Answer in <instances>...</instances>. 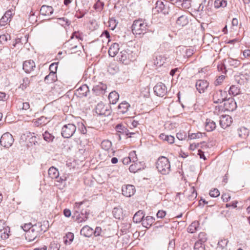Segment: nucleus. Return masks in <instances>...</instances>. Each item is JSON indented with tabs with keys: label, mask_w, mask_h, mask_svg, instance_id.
<instances>
[{
	"label": "nucleus",
	"mask_w": 250,
	"mask_h": 250,
	"mask_svg": "<svg viewBox=\"0 0 250 250\" xmlns=\"http://www.w3.org/2000/svg\"><path fill=\"white\" fill-rule=\"evenodd\" d=\"M88 207L89 204L87 200L75 203L74 207L78 210L76 211L77 214L76 215V221L78 223H82L87 220L89 211L87 209H84L83 207L87 208Z\"/></svg>",
	"instance_id": "obj_1"
},
{
	"label": "nucleus",
	"mask_w": 250,
	"mask_h": 250,
	"mask_svg": "<svg viewBox=\"0 0 250 250\" xmlns=\"http://www.w3.org/2000/svg\"><path fill=\"white\" fill-rule=\"evenodd\" d=\"M156 166L158 171L163 175L168 174L171 170L170 162L164 156H161L158 159Z\"/></svg>",
	"instance_id": "obj_2"
},
{
	"label": "nucleus",
	"mask_w": 250,
	"mask_h": 250,
	"mask_svg": "<svg viewBox=\"0 0 250 250\" xmlns=\"http://www.w3.org/2000/svg\"><path fill=\"white\" fill-rule=\"evenodd\" d=\"M147 24L145 21L139 19L133 21L132 25V31L134 34L140 35L146 33Z\"/></svg>",
	"instance_id": "obj_3"
},
{
	"label": "nucleus",
	"mask_w": 250,
	"mask_h": 250,
	"mask_svg": "<svg viewBox=\"0 0 250 250\" xmlns=\"http://www.w3.org/2000/svg\"><path fill=\"white\" fill-rule=\"evenodd\" d=\"M14 141L13 136L10 133L6 132L1 136L0 143L2 146L9 148L12 145Z\"/></svg>",
	"instance_id": "obj_4"
},
{
	"label": "nucleus",
	"mask_w": 250,
	"mask_h": 250,
	"mask_svg": "<svg viewBox=\"0 0 250 250\" xmlns=\"http://www.w3.org/2000/svg\"><path fill=\"white\" fill-rule=\"evenodd\" d=\"M227 93L225 91L221 90H216L213 92L212 100L215 104H220L227 98Z\"/></svg>",
	"instance_id": "obj_5"
},
{
	"label": "nucleus",
	"mask_w": 250,
	"mask_h": 250,
	"mask_svg": "<svg viewBox=\"0 0 250 250\" xmlns=\"http://www.w3.org/2000/svg\"><path fill=\"white\" fill-rule=\"evenodd\" d=\"M14 15L15 11L13 9L6 11L0 19V27L8 25Z\"/></svg>",
	"instance_id": "obj_6"
},
{
	"label": "nucleus",
	"mask_w": 250,
	"mask_h": 250,
	"mask_svg": "<svg viewBox=\"0 0 250 250\" xmlns=\"http://www.w3.org/2000/svg\"><path fill=\"white\" fill-rule=\"evenodd\" d=\"M48 222L43 221L42 222H37L34 224L32 223V230L36 233H39L40 234L45 232L47 230Z\"/></svg>",
	"instance_id": "obj_7"
},
{
	"label": "nucleus",
	"mask_w": 250,
	"mask_h": 250,
	"mask_svg": "<svg viewBox=\"0 0 250 250\" xmlns=\"http://www.w3.org/2000/svg\"><path fill=\"white\" fill-rule=\"evenodd\" d=\"M95 112L98 115L104 116H107L111 113V111L108 109L107 106L105 105L103 103L97 104L95 108Z\"/></svg>",
	"instance_id": "obj_8"
},
{
	"label": "nucleus",
	"mask_w": 250,
	"mask_h": 250,
	"mask_svg": "<svg viewBox=\"0 0 250 250\" xmlns=\"http://www.w3.org/2000/svg\"><path fill=\"white\" fill-rule=\"evenodd\" d=\"M153 89L155 94L159 97H163L165 96L167 93V88L162 83H157Z\"/></svg>",
	"instance_id": "obj_9"
},
{
	"label": "nucleus",
	"mask_w": 250,
	"mask_h": 250,
	"mask_svg": "<svg viewBox=\"0 0 250 250\" xmlns=\"http://www.w3.org/2000/svg\"><path fill=\"white\" fill-rule=\"evenodd\" d=\"M224 102V108L225 110L232 111L237 107L236 102L232 98H226Z\"/></svg>",
	"instance_id": "obj_10"
},
{
	"label": "nucleus",
	"mask_w": 250,
	"mask_h": 250,
	"mask_svg": "<svg viewBox=\"0 0 250 250\" xmlns=\"http://www.w3.org/2000/svg\"><path fill=\"white\" fill-rule=\"evenodd\" d=\"M10 229L9 227H5L3 220H0V237L2 240L8 239L10 236Z\"/></svg>",
	"instance_id": "obj_11"
},
{
	"label": "nucleus",
	"mask_w": 250,
	"mask_h": 250,
	"mask_svg": "<svg viewBox=\"0 0 250 250\" xmlns=\"http://www.w3.org/2000/svg\"><path fill=\"white\" fill-rule=\"evenodd\" d=\"M122 191L124 196L130 197L134 194L136 190L134 186L127 185L122 187Z\"/></svg>",
	"instance_id": "obj_12"
},
{
	"label": "nucleus",
	"mask_w": 250,
	"mask_h": 250,
	"mask_svg": "<svg viewBox=\"0 0 250 250\" xmlns=\"http://www.w3.org/2000/svg\"><path fill=\"white\" fill-rule=\"evenodd\" d=\"M209 85V83L205 80H198L196 83V87L200 93L205 92Z\"/></svg>",
	"instance_id": "obj_13"
},
{
	"label": "nucleus",
	"mask_w": 250,
	"mask_h": 250,
	"mask_svg": "<svg viewBox=\"0 0 250 250\" xmlns=\"http://www.w3.org/2000/svg\"><path fill=\"white\" fill-rule=\"evenodd\" d=\"M133 164L131 165L129 167V170L130 172L136 173L138 171L144 169L145 168V163L143 162H133Z\"/></svg>",
	"instance_id": "obj_14"
},
{
	"label": "nucleus",
	"mask_w": 250,
	"mask_h": 250,
	"mask_svg": "<svg viewBox=\"0 0 250 250\" xmlns=\"http://www.w3.org/2000/svg\"><path fill=\"white\" fill-rule=\"evenodd\" d=\"M177 16H178L176 21V24L177 26L183 27L188 24V20L187 16L184 15H179L178 13H176L174 16L177 17Z\"/></svg>",
	"instance_id": "obj_15"
},
{
	"label": "nucleus",
	"mask_w": 250,
	"mask_h": 250,
	"mask_svg": "<svg viewBox=\"0 0 250 250\" xmlns=\"http://www.w3.org/2000/svg\"><path fill=\"white\" fill-rule=\"evenodd\" d=\"M35 67V63L32 60L25 61L23 63V69L26 73H30Z\"/></svg>",
	"instance_id": "obj_16"
},
{
	"label": "nucleus",
	"mask_w": 250,
	"mask_h": 250,
	"mask_svg": "<svg viewBox=\"0 0 250 250\" xmlns=\"http://www.w3.org/2000/svg\"><path fill=\"white\" fill-rule=\"evenodd\" d=\"M106 85L103 83L96 85L93 88V91L96 95H103L105 93Z\"/></svg>",
	"instance_id": "obj_17"
},
{
	"label": "nucleus",
	"mask_w": 250,
	"mask_h": 250,
	"mask_svg": "<svg viewBox=\"0 0 250 250\" xmlns=\"http://www.w3.org/2000/svg\"><path fill=\"white\" fill-rule=\"evenodd\" d=\"M88 92V87L87 85L83 84L78 88L76 90V95L80 97H85L87 96V94Z\"/></svg>",
	"instance_id": "obj_18"
},
{
	"label": "nucleus",
	"mask_w": 250,
	"mask_h": 250,
	"mask_svg": "<svg viewBox=\"0 0 250 250\" xmlns=\"http://www.w3.org/2000/svg\"><path fill=\"white\" fill-rule=\"evenodd\" d=\"M119 59L123 63L128 64L130 62L129 53L125 50L121 51L119 55Z\"/></svg>",
	"instance_id": "obj_19"
},
{
	"label": "nucleus",
	"mask_w": 250,
	"mask_h": 250,
	"mask_svg": "<svg viewBox=\"0 0 250 250\" xmlns=\"http://www.w3.org/2000/svg\"><path fill=\"white\" fill-rule=\"evenodd\" d=\"M68 126H63V129L65 128V130H63V138H70L74 134L76 129V126H69V128Z\"/></svg>",
	"instance_id": "obj_20"
},
{
	"label": "nucleus",
	"mask_w": 250,
	"mask_h": 250,
	"mask_svg": "<svg viewBox=\"0 0 250 250\" xmlns=\"http://www.w3.org/2000/svg\"><path fill=\"white\" fill-rule=\"evenodd\" d=\"M155 218L152 216H146V218H143L142 222V224L144 227L148 229L150 227L152 224L154 222Z\"/></svg>",
	"instance_id": "obj_21"
},
{
	"label": "nucleus",
	"mask_w": 250,
	"mask_h": 250,
	"mask_svg": "<svg viewBox=\"0 0 250 250\" xmlns=\"http://www.w3.org/2000/svg\"><path fill=\"white\" fill-rule=\"evenodd\" d=\"M80 233L85 237H89L93 234V229L88 226H85L81 229Z\"/></svg>",
	"instance_id": "obj_22"
},
{
	"label": "nucleus",
	"mask_w": 250,
	"mask_h": 250,
	"mask_svg": "<svg viewBox=\"0 0 250 250\" xmlns=\"http://www.w3.org/2000/svg\"><path fill=\"white\" fill-rule=\"evenodd\" d=\"M119 50V44L117 43H113L110 46L108 53L111 57H114L116 55Z\"/></svg>",
	"instance_id": "obj_23"
},
{
	"label": "nucleus",
	"mask_w": 250,
	"mask_h": 250,
	"mask_svg": "<svg viewBox=\"0 0 250 250\" xmlns=\"http://www.w3.org/2000/svg\"><path fill=\"white\" fill-rule=\"evenodd\" d=\"M155 8L157 10V11L159 13H162L164 14L167 13V9L166 8L165 5L164 4L163 1L161 0H157L155 3Z\"/></svg>",
	"instance_id": "obj_24"
},
{
	"label": "nucleus",
	"mask_w": 250,
	"mask_h": 250,
	"mask_svg": "<svg viewBox=\"0 0 250 250\" xmlns=\"http://www.w3.org/2000/svg\"><path fill=\"white\" fill-rule=\"evenodd\" d=\"M232 123V119L229 115L222 116L219 120L220 125H231Z\"/></svg>",
	"instance_id": "obj_25"
},
{
	"label": "nucleus",
	"mask_w": 250,
	"mask_h": 250,
	"mask_svg": "<svg viewBox=\"0 0 250 250\" xmlns=\"http://www.w3.org/2000/svg\"><path fill=\"white\" fill-rule=\"evenodd\" d=\"M53 11L51 6L43 5L40 9V14L43 16H49Z\"/></svg>",
	"instance_id": "obj_26"
},
{
	"label": "nucleus",
	"mask_w": 250,
	"mask_h": 250,
	"mask_svg": "<svg viewBox=\"0 0 250 250\" xmlns=\"http://www.w3.org/2000/svg\"><path fill=\"white\" fill-rule=\"evenodd\" d=\"M40 234L39 233H35L32 230V228H31V230H29V232H28L26 233L25 238L26 239L29 241L31 242L35 240L37 237H39Z\"/></svg>",
	"instance_id": "obj_27"
},
{
	"label": "nucleus",
	"mask_w": 250,
	"mask_h": 250,
	"mask_svg": "<svg viewBox=\"0 0 250 250\" xmlns=\"http://www.w3.org/2000/svg\"><path fill=\"white\" fill-rule=\"evenodd\" d=\"M130 105L126 102L121 103L118 106V112L124 114L127 112Z\"/></svg>",
	"instance_id": "obj_28"
},
{
	"label": "nucleus",
	"mask_w": 250,
	"mask_h": 250,
	"mask_svg": "<svg viewBox=\"0 0 250 250\" xmlns=\"http://www.w3.org/2000/svg\"><path fill=\"white\" fill-rule=\"evenodd\" d=\"M119 95L118 93L115 91L111 92L108 95V99L110 104H115L119 100Z\"/></svg>",
	"instance_id": "obj_29"
},
{
	"label": "nucleus",
	"mask_w": 250,
	"mask_h": 250,
	"mask_svg": "<svg viewBox=\"0 0 250 250\" xmlns=\"http://www.w3.org/2000/svg\"><path fill=\"white\" fill-rule=\"evenodd\" d=\"M166 61V58L160 55L159 56H157L155 59L154 60V64L156 66H162Z\"/></svg>",
	"instance_id": "obj_30"
},
{
	"label": "nucleus",
	"mask_w": 250,
	"mask_h": 250,
	"mask_svg": "<svg viewBox=\"0 0 250 250\" xmlns=\"http://www.w3.org/2000/svg\"><path fill=\"white\" fill-rule=\"evenodd\" d=\"M199 227V222L194 221L188 226L187 229V230L189 233H193L197 230Z\"/></svg>",
	"instance_id": "obj_31"
},
{
	"label": "nucleus",
	"mask_w": 250,
	"mask_h": 250,
	"mask_svg": "<svg viewBox=\"0 0 250 250\" xmlns=\"http://www.w3.org/2000/svg\"><path fill=\"white\" fill-rule=\"evenodd\" d=\"M48 175L52 179L55 178L58 179L59 178V173L56 168L52 167L48 169Z\"/></svg>",
	"instance_id": "obj_32"
},
{
	"label": "nucleus",
	"mask_w": 250,
	"mask_h": 250,
	"mask_svg": "<svg viewBox=\"0 0 250 250\" xmlns=\"http://www.w3.org/2000/svg\"><path fill=\"white\" fill-rule=\"evenodd\" d=\"M74 235L73 233L68 232L63 236V242L65 245H70L73 241Z\"/></svg>",
	"instance_id": "obj_33"
},
{
	"label": "nucleus",
	"mask_w": 250,
	"mask_h": 250,
	"mask_svg": "<svg viewBox=\"0 0 250 250\" xmlns=\"http://www.w3.org/2000/svg\"><path fill=\"white\" fill-rule=\"evenodd\" d=\"M144 217L143 212L142 210H139L134 215L133 221L134 223H138L142 221Z\"/></svg>",
	"instance_id": "obj_34"
},
{
	"label": "nucleus",
	"mask_w": 250,
	"mask_h": 250,
	"mask_svg": "<svg viewBox=\"0 0 250 250\" xmlns=\"http://www.w3.org/2000/svg\"><path fill=\"white\" fill-rule=\"evenodd\" d=\"M101 147L103 149H104L106 151H108L111 147L112 143L110 141H109L108 140H104L101 143Z\"/></svg>",
	"instance_id": "obj_35"
},
{
	"label": "nucleus",
	"mask_w": 250,
	"mask_h": 250,
	"mask_svg": "<svg viewBox=\"0 0 250 250\" xmlns=\"http://www.w3.org/2000/svg\"><path fill=\"white\" fill-rule=\"evenodd\" d=\"M227 5V1L225 0H215L214 6L215 8L225 7Z\"/></svg>",
	"instance_id": "obj_36"
},
{
	"label": "nucleus",
	"mask_w": 250,
	"mask_h": 250,
	"mask_svg": "<svg viewBox=\"0 0 250 250\" xmlns=\"http://www.w3.org/2000/svg\"><path fill=\"white\" fill-rule=\"evenodd\" d=\"M180 1V7H181L184 9H188L191 6V2L192 0H179Z\"/></svg>",
	"instance_id": "obj_37"
},
{
	"label": "nucleus",
	"mask_w": 250,
	"mask_h": 250,
	"mask_svg": "<svg viewBox=\"0 0 250 250\" xmlns=\"http://www.w3.org/2000/svg\"><path fill=\"white\" fill-rule=\"evenodd\" d=\"M240 93V89L235 85H231L229 90V95L236 96Z\"/></svg>",
	"instance_id": "obj_38"
},
{
	"label": "nucleus",
	"mask_w": 250,
	"mask_h": 250,
	"mask_svg": "<svg viewBox=\"0 0 250 250\" xmlns=\"http://www.w3.org/2000/svg\"><path fill=\"white\" fill-rule=\"evenodd\" d=\"M57 80V76L56 74L50 73L45 77V81L47 83H50L55 82Z\"/></svg>",
	"instance_id": "obj_39"
},
{
	"label": "nucleus",
	"mask_w": 250,
	"mask_h": 250,
	"mask_svg": "<svg viewBox=\"0 0 250 250\" xmlns=\"http://www.w3.org/2000/svg\"><path fill=\"white\" fill-rule=\"evenodd\" d=\"M228 62L230 66H233L234 67H237L239 66L241 64L240 61L231 58L228 59Z\"/></svg>",
	"instance_id": "obj_40"
},
{
	"label": "nucleus",
	"mask_w": 250,
	"mask_h": 250,
	"mask_svg": "<svg viewBox=\"0 0 250 250\" xmlns=\"http://www.w3.org/2000/svg\"><path fill=\"white\" fill-rule=\"evenodd\" d=\"M61 245L57 241L53 240L49 245L48 250H59Z\"/></svg>",
	"instance_id": "obj_41"
},
{
	"label": "nucleus",
	"mask_w": 250,
	"mask_h": 250,
	"mask_svg": "<svg viewBox=\"0 0 250 250\" xmlns=\"http://www.w3.org/2000/svg\"><path fill=\"white\" fill-rule=\"evenodd\" d=\"M49 122V120L47 118L42 116L38 118L35 122L38 125H46Z\"/></svg>",
	"instance_id": "obj_42"
},
{
	"label": "nucleus",
	"mask_w": 250,
	"mask_h": 250,
	"mask_svg": "<svg viewBox=\"0 0 250 250\" xmlns=\"http://www.w3.org/2000/svg\"><path fill=\"white\" fill-rule=\"evenodd\" d=\"M112 213L115 218L120 219L122 216V210L121 209L114 208L112 210Z\"/></svg>",
	"instance_id": "obj_43"
},
{
	"label": "nucleus",
	"mask_w": 250,
	"mask_h": 250,
	"mask_svg": "<svg viewBox=\"0 0 250 250\" xmlns=\"http://www.w3.org/2000/svg\"><path fill=\"white\" fill-rule=\"evenodd\" d=\"M30 84V80L28 78H24L22 80V83L20 84V87L24 90L29 86Z\"/></svg>",
	"instance_id": "obj_44"
},
{
	"label": "nucleus",
	"mask_w": 250,
	"mask_h": 250,
	"mask_svg": "<svg viewBox=\"0 0 250 250\" xmlns=\"http://www.w3.org/2000/svg\"><path fill=\"white\" fill-rule=\"evenodd\" d=\"M117 24L118 22L114 18L109 19L108 21V26L111 30H114L116 28Z\"/></svg>",
	"instance_id": "obj_45"
},
{
	"label": "nucleus",
	"mask_w": 250,
	"mask_h": 250,
	"mask_svg": "<svg viewBox=\"0 0 250 250\" xmlns=\"http://www.w3.org/2000/svg\"><path fill=\"white\" fill-rule=\"evenodd\" d=\"M207 240V234L205 232H201L198 235V240L197 242H200L205 243Z\"/></svg>",
	"instance_id": "obj_46"
},
{
	"label": "nucleus",
	"mask_w": 250,
	"mask_h": 250,
	"mask_svg": "<svg viewBox=\"0 0 250 250\" xmlns=\"http://www.w3.org/2000/svg\"><path fill=\"white\" fill-rule=\"evenodd\" d=\"M77 44H74L72 46L70 47V49L65 50V52L66 54H72L76 53L78 50Z\"/></svg>",
	"instance_id": "obj_47"
},
{
	"label": "nucleus",
	"mask_w": 250,
	"mask_h": 250,
	"mask_svg": "<svg viewBox=\"0 0 250 250\" xmlns=\"http://www.w3.org/2000/svg\"><path fill=\"white\" fill-rule=\"evenodd\" d=\"M91 128V127L90 126H78V129L83 134H86L89 131V129Z\"/></svg>",
	"instance_id": "obj_48"
},
{
	"label": "nucleus",
	"mask_w": 250,
	"mask_h": 250,
	"mask_svg": "<svg viewBox=\"0 0 250 250\" xmlns=\"http://www.w3.org/2000/svg\"><path fill=\"white\" fill-rule=\"evenodd\" d=\"M194 250H205V245L204 243L200 242H196L194 244Z\"/></svg>",
	"instance_id": "obj_49"
},
{
	"label": "nucleus",
	"mask_w": 250,
	"mask_h": 250,
	"mask_svg": "<svg viewBox=\"0 0 250 250\" xmlns=\"http://www.w3.org/2000/svg\"><path fill=\"white\" fill-rule=\"evenodd\" d=\"M202 137V133L199 132L197 133H190L189 132H188V137L190 139H194L196 138H200Z\"/></svg>",
	"instance_id": "obj_50"
},
{
	"label": "nucleus",
	"mask_w": 250,
	"mask_h": 250,
	"mask_svg": "<svg viewBox=\"0 0 250 250\" xmlns=\"http://www.w3.org/2000/svg\"><path fill=\"white\" fill-rule=\"evenodd\" d=\"M10 38V36L8 34H3L0 36V42L1 43H4Z\"/></svg>",
	"instance_id": "obj_51"
},
{
	"label": "nucleus",
	"mask_w": 250,
	"mask_h": 250,
	"mask_svg": "<svg viewBox=\"0 0 250 250\" xmlns=\"http://www.w3.org/2000/svg\"><path fill=\"white\" fill-rule=\"evenodd\" d=\"M228 242L229 241L228 239H225L221 240L218 242V246L223 249L227 246Z\"/></svg>",
	"instance_id": "obj_52"
},
{
	"label": "nucleus",
	"mask_w": 250,
	"mask_h": 250,
	"mask_svg": "<svg viewBox=\"0 0 250 250\" xmlns=\"http://www.w3.org/2000/svg\"><path fill=\"white\" fill-rule=\"evenodd\" d=\"M128 157L131 159V161L132 162H137L138 161L135 151L130 152L129 154Z\"/></svg>",
	"instance_id": "obj_53"
},
{
	"label": "nucleus",
	"mask_w": 250,
	"mask_h": 250,
	"mask_svg": "<svg viewBox=\"0 0 250 250\" xmlns=\"http://www.w3.org/2000/svg\"><path fill=\"white\" fill-rule=\"evenodd\" d=\"M209 195L212 197H217L219 196L220 192L218 189L214 188L210 190Z\"/></svg>",
	"instance_id": "obj_54"
},
{
	"label": "nucleus",
	"mask_w": 250,
	"mask_h": 250,
	"mask_svg": "<svg viewBox=\"0 0 250 250\" xmlns=\"http://www.w3.org/2000/svg\"><path fill=\"white\" fill-rule=\"evenodd\" d=\"M177 138L179 140H183L187 137V133L184 131H179L176 134Z\"/></svg>",
	"instance_id": "obj_55"
},
{
	"label": "nucleus",
	"mask_w": 250,
	"mask_h": 250,
	"mask_svg": "<svg viewBox=\"0 0 250 250\" xmlns=\"http://www.w3.org/2000/svg\"><path fill=\"white\" fill-rule=\"evenodd\" d=\"M19 107L22 110H26L30 108V104L28 102L21 103L19 105Z\"/></svg>",
	"instance_id": "obj_56"
},
{
	"label": "nucleus",
	"mask_w": 250,
	"mask_h": 250,
	"mask_svg": "<svg viewBox=\"0 0 250 250\" xmlns=\"http://www.w3.org/2000/svg\"><path fill=\"white\" fill-rule=\"evenodd\" d=\"M21 227L23 230L26 232V233H27L28 232H29V230H31V228H32V223H29L25 224L23 226H21Z\"/></svg>",
	"instance_id": "obj_57"
},
{
	"label": "nucleus",
	"mask_w": 250,
	"mask_h": 250,
	"mask_svg": "<svg viewBox=\"0 0 250 250\" xmlns=\"http://www.w3.org/2000/svg\"><path fill=\"white\" fill-rule=\"evenodd\" d=\"M57 68V64L56 63H52L49 66V70L50 73L56 74Z\"/></svg>",
	"instance_id": "obj_58"
},
{
	"label": "nucleus",
	"mask_w": 250,
	"mask_h": 250,
	"mask_svg": "<svg viewBox=\"0 0 250 250\" xmlns=\"http://www.w3.org/2000/svg\"><path fill=\"white\" fill-rule=\"evenodd\" d=\"M44 139L46 141H50L52 140V136L51 134L45 131L44 133L43 134Z\"/></svg>",
	"instance_id": "obj_59"
},
{
	"label": "nucleus",
	"mask_w": 250,
	"mask_h": 250,
	"mask_svg": "<svg viewBox=\"0 0 250 250\" xmlns=\"http://www.w3.org/2000/svg\"><path fill=\"white\" fill-rule=\"evenodd\" d=\"M74 38H76V39H78L80 40H82V37H81V35L79 32H74L71 36V40H73Z\"/></svg>",
	"instance_id": "obj_60"
},
{
	"label": "nucleus",
	"mask_w": 250,
	"mask_h": 250,
	"mask_svg": "<svg viewBox=\"0 0 250 250\" xmlns=\"http://www.w3.org/2000/svg\"><path fill=\"white\" fill-rule=\"evenodd\" d=\"M166 211L162 210H159L156 214L157 218H164L166 216Z\"/></svg>",
	"instance_id": "obj_61"
},
{
	"label": "nucleus",
	"mask_w": 250,
	"mask_h": 250,
	"mask_svg": "<svg viewBox=\"0 0 250 250\" xmlns=\"http://www.w3.org/2000/svg\"><path fill=\"white\" fill-rule=\"evenodd\" d=\"M102 232V229L100 227H97L95 228V230H93V233L94 235L95 236H100Z\"/></svg>",
	"instance_id": "obj_62"
},
{
	"label": "nucleus",
	"mask_w": 250,
	"mask_h": 250,
	"mask_svg": "<svg viewBox=\"0 0 250 250\" xmlns=\"http://www.w3.org/2000/svg\"><path fill=\"white\" fill-rule=\"evenodd\" d=\"M225 79V76L224 75H221L215 81V84L216 85H219L222 82V81L224 80Z\"/></svg>",
	"instance_id": "obj_63"
},
{
	"label": "nucleus",
	"mask_w": 250,
	"mask_h": 250,
	"mask_svg": "<svg viewBox=\"0 0 250 250\" xmlns=\"http://www.w3.org/2000/svg\"><path fill=\"white\" fill-rule=\"evenodd\" d=\"M243 56L244 58H250V49H246L242 52Z\"/></svg>",
	"instance_id": "obj_64"
}]
</instances>
